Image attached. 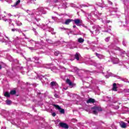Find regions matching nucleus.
<instances>
[{
	"mask_svg": "<svg viewBox=\"0 0 129 129\" xmlns=\"http://www.w3.org/2000/svg\"><path fill=\"white\" fill-rule=\"evenodd\" d=\"M33 2H35V1H36V0H32Z\"/></svg>",
	"mask_w": 129,
	"mask_h": 129,
	"instance_id": "58",
	"label": "nucleus"
},
{
	"mask_svg": "<svg viewBox=\"0 0 129 129\" xmlns=\"http://www.w3.org/2000/svg\"><path fill=\"white\" fill-rule=\"evenodd\" d=\"M16 90H12L10 92V94H12V95L16 94Z\"/></svg>",
	"mask_w": 129,
	"mask_h": 129,
	"instance_id": "29",
	"label": "nucleus"
},
{
	"mask_svg": "<svg viewBox=\"0 0 129 129\" xmlns=\"http://www.w3.org/2000/svg\"><path fill=\"white\" fill-rule=\"evenodd\" d=\"M59 125L61 127H64V128H69V126H68V125L65 123L61 122L59 123Z\"/></svg>",
	"mask_w": 129,
	"mask_h": 129,
	"instance_id": "10",
	"label": "nucleus"
},
{
	"mask_svg": "<svg viewBox=\"0 0 129 129\" xmlns=\"http://www.w3.org/2000/svg\"><path fill=\"white\" fill-rule=\"evenodd\" d=\"M63 89H64L65 90H66L67 89V88L65 89V88H63Z\"/></svg>",
	"mask_w": 129,
	"mask_h": 129,
	"instance_id": "56",
	"label": "nucleus"
},
{
	"mask_svg": "<svg viewBox=\"0 0 129 129\" xmlns=\"http://www.w3.org/2000/svg\"><path fill=\"white\" fill-rule=\"evenodd\" d=\"M52 19H54V17H52Z\"/></svg>",
	"mask_w": 129,
	"mask_h": 129,
	"instance_id": "59",
	"label": "nucleus"
},
{
	"mask_svg": "<svg viewBox=\"0 0 129 129\" xmlns=\"http://www.w3.org/2000/svg\"><path fill=\"white\" fill-rule=\"evenodd\" d=\"M116 61H117L116 62H114L115 64H116L117 63H118V58H116L115 59Z\"/></svg>",
	"mask_w": 129,
	"mask_h": 129,
	"instance_id": "42",
	"label": "nucleus"
},
{
	"mask_svg": "<svg viewBox=\"0 0 129 129\" xmlns=\"http://www.w3.org/2000/svg\"><path fill=\"white\" fill-rule=\"evenodd\" d=\"M110 39V37H108L105 39V42H108Z\"/></svg>",
	"mask_w": 129,
	"mask_h": 129,
	"instance_id": "32",
	"label": "nucleus"
},
{
	"mask_svg": "<svg viewBox=\"0 0 129 129\" xmlns=\"http://www.w3.org/2000/svg\"><path fill=\"white\" fill-rule=\"evenodd\" d=\"M6 102L8 105H10V104H12V101L11 100H6Z\"/></svg>",
	"mask_w": 129,
	"mask_h": 129,
	"instance_id": "23",
	"label": "nucleus"
},
{
	"mask_svg": "<svg viewBox=\"0 0 129 129\" xmlns=\"http://www.w3.org/2000/svg\"><path fill=\"white\" fill-rule=\"evenodd\" d=\"M89 80H90L91 81H92V78H89Z\"/></svg>",
	"mask_w": 129,
	"mask_h": 129,
	"instance_id": "48",
	"label": "nucleus"
},
{
	"mask_svg": "<svg viewBox=\"0 0 129 129\" xmlns=\"http://www.w3.org/2000/svg\"><path fill=\"white\" fill-rule=\"evenodd\" d=\"M91 109L92 110L93 113H94V114H97L98 111H101L102 110L100 107L96 106L91 108Z\"/></svg>",
	"mask_w": 129,
	"mask_h": 129,
	"instance_id": "2",
	"label": "nucleus"
},
{
	"mask_svg": "<svg viewBox=\"0 0 129 129\" xmlns=\"http://www.w3.org/2000/svg\"><path fill=\"white\" fill-rule=\"evenodd\" d=\"M94 102H95V100L92 98H90L87 101V103H94Z\"/></svg>",
	"mask_w": 129,
	"mask_h": 129,
	"instance_id": "14",
	"label": "nucleus"
},
{
	"mask_svg": "<svg viewBox=\"0 0 129 129\" xmlns=\"http://www.w3.org/2000/svg\"><path fill=\"white\" fill-rule=\"evenodd\" d=\"M51 87L53 89L56 88H58V84L56 83V82H52L50 83Z\"/></svg>",
	"mask_w": 129,
	"mask_h": 129,
	"instance_id": "6",
	"label": "nucleus"
},
{
	"mask_svg": "<svg viewBox=\"0 0 129 129\" xmlns=\"http://www.w3.org/2000/svg\"><path fill=\"white\" fill-rule=\"evenodd\" d=\"M30 50H34V47H28Z\"/></svg>",
	"mask_w": 129,
	"mask_h": 129,
	"instance_id": "40",
	"label": "nucleus"
},
{
	"mask_svg": "<svg viewBox=\"0 0 129 129\" xmlns=\"http://www.w3.org/2000/svg\"><path fill=\"white\" fill-rule=\"evenodd\" d=\"M12 26H14V24H13V23H12Z\"/></svg>",
	"mask_w": 129,
	"mask_h": 129,
	"instance_id": "57",
	"label": "nucleus"
},
{
	"mask_svg": "<svg viewBox=\"0 0 129 129\" xmlns=\"http://www.w3.org/2000/svg\"><path fill=\"white\" fill-rule=\"evenodd\" d=\"M7 22H8L9 24H11L12 22V20L11 19H7Z\"/></svg>",
	"mask_w": 129,
	"mask_h": 129,
	"instance_id": "35",
	"label": "nucleus"
},
{
	"mask_svg": "<svg viewBox=\"0 0 129 129\" xmlns=\"http://www.w3.org/2000/svg\"><path fill=\"white\" fill-rule=\"evenodd\" d=\"M56 2H58V0H56V1H55V3H56Z\"/></svg>",
	"mask_w": 129,
	"mask_h": 129,
	"instance_id": "61",
	"label": "nucleus"
},
{
	"mask_svg": "<svg viewBox=\"0 0 129 129\" xmlns=\"http://www.w3.org/2000/svg\"><path fill=\"white\" fill-rule=\"evenodd\" d=\"M73 28H76V26L74 25V26H73Z\"/></svg>",
	"mask_w": 129,
	"mask_h": 129,
	"instance_id": "52",
	"label": "nucleus"
},
{
	"mask_svg": "<svg viewBox=\"0 0 129 129\" xmlns=\"http://www.w3.org/2000/svg\"><path fill=\"white\" fill-rule=\"evenodd\" d=\"M60 29H61L62 30H67V29L65 28H60Z\"/></svg>",
	"mask_w": 129,
	"mask_h": 129,
	"instance_id": "46",
	"label": "nucleus"
},
{
	"mask_svg": "<svg viewBox=\"0 0 129 129\" xmlns=\"http://www.w3.org/2000/svg\"><path fill=\"white\" fill-rule=\"evenodd\" d=\"M85 7H92V5L88 4V5H85Z\"/></svg>",
	"mask_w": 129,
	"mask_h": 129,
	"instance_id": "39",
	"label": "nucleus"
},
{
	"mask_svg": "<svg viewBox=\"0 0 129 129\" xmlns=\"http://www.w3.org/2000/svg\"><path fill=\"white\" fill-rule=\"evenodd\" d=\"M96 55L99 59H103L104 58V56L102 55V54H98L97 53H96Z\"/></svg>",
	"mask_w": 129,
	"mask_h": 129,
	"instance_id": "13",
	"label": "nucleus"
},
{
	"mask_svg": "<svg viewBox=\"0 0 129 129\" xmlns=\"http://www.w3.org/2000/svg\"><path fill=\"white\" fill-rule=\"evenodd\" d=\"M110 29H111V27L109 26V30L110 31Z\"/></svg>",
	"mask_w": 129,
	"mask_h": 129,
	"instance_id": "53",
	"label": "nucleus"
},
{
	"mask_svg": "<svg viewBox=\"0 0 129 129\" xmlns=\"http://www.w3.org/2000/svg\"><path fill=\"white\" fill-rule=\"evenodd\" d=\"M5 38H6V39H7L3 38V37H1L0 38V41L2 42V43H5V42H7V41H9V40L10 39L9 38V37H8L7 36H6Z\"/></svg>",
	"mask_w": 129,
	"mask_h": 129,
	"instance_id": "12",
	"label": "nucleus"
},
{
	"mask_svg": "<svg viewBox=\"0 0 129 129\" xmlns=\"http://www.w3.org/2000/svg\"><path fill=\"white\" fill-rule=\"evenodd\" d=\"M93 30H94L96 35H98L99 31H100V27L98 25H95L93 27Z\"/></svg>",
	"mask_w": 129,
	"mask_h": 129,
	"instance_id": "3",
	"label": "nucleus"
},
{
	"mask_svg": "<svg viewBox=\"0 0 129 129\" xmlns=\"http://www.w3.org/2000/svg\"><path fill=\"white\" fill-rule=\"evenodd\" d=\"M46 41L48 42V43H51V41L49 39L46 40Z\"/></svg>",
	"mask_w": 129,
	"mask_h": 129,
	"instance_id": "45",
	"label": "nucleus"
},
{
	"mask_svg": "<svg viewBox=\"0 0 129 129\" xmlns=\"http://www.w3.org/2000/svg\"><path fill=\"white\" fill-rule=\"evenodd\" d=\"M46 14V11L44 10V8L40 7L38 8L36 11L34 10L32 14H31V17L32 18H35L36 21H40V19H37V16H41V15H45Z\"/></svg>",
	"mask_w": 129,
	"mask_h": 129,
	"instance_id": "1",
	"label": "nucleus"
},
{
	"mask_svg": "<svg viewBox=\"0 0 129 129\" xmlns=\"http://www.w3.org/2000/svg\"><path fill=\"white\" fill-rule=\"evenodd\" d=\"M20 3L21 0H18L15 3V4H14L13 5H12V7H17V6H18Z\"/></svg>",
	"mask_w": 129,
	"mask_h": 129,
	"instance_id": "16",
	"label": "nucleus"
},
{
	"mask_svg": "<svg viewBox=\"0 0 129 129\" xmlns=\"http://www.w3.org/2000/svg\"><path fill=\"white\" fill-rule=\"evenodd\" d=\"M94 15H95V16H96L97 17H99V16H100L101 14H100L99 12L95 11L94 13Z\"/></svg>",
	"mask_w": 129,
	"mask_h": 129,
	"instance_id": "19",
	"label": "nucleus"
},
{
	"mask_svg": "<svg viewBox=\"0 0 129 129\" xmlns=\"http://www.w3.org/2000/svg\"><path fill=\"white\" fill-rule=\"evenodd\" d=\"M52 116H56V113H55V112L52 113Z\"/></svg>",
	"mask_w": 129,
	"mask_h": 129,
	"instance_id": "41",
	"label": "nucleus"
},
{
	"mask_svg": "<svg viewBox=\"0 0 129 129\" xmlns=\"http://www.w3.org/2000/svg\"><path fill=\"white\" fill-rule=\"evenodd\" d=\"M34 79H39V80H42V79H45V80H47V79L45 78V76H43L42 75H37V77H35Z\"/></svg>",
	"mask_w": 129,
	"mask_h": 129,
	"instance_id": "7",
	"label": "nucleus"
},
{
	"mask_svg": "<svg viewBox=\"0 0 129 129\" xmlns=\"http://www.w3.org/2000/svg\"><path fill=\"white\" fill-rule=\"evenodd\" d=\"M16 24L17 26H22V24L20 21H16Z\"/></svg>",
	"mask_w": 129,
	"mask_h": 129,
	"instance_id": "25",
	"label": "nucleus"
},
{
	"mask_svg": "<svg viewBox=\"0 0 129 129\" xmlns=\"http://www.w3.org/2000/svg\"><path fill=\"white\" fill-rule=\"evenodd\" d=\"M113 49V50H120V48H119V47H116V46H114Z\"/></svg>",
	"mask_w": 129,
	"mask_h": 129,
	"instance_id": "30",
	"label": "nucleus"
},
{
	"mask_svg": "<svg viewBox=\"0 0 129 129\" xmlns=\"http://www.w3.org/2000/svg\"><path fill=\"white\" fill-rule=\"evenodd\" d=\"M73 20H72V19H68L66 20L64 24H65V25H69V24H70V23H71V22H73Z\"/></svg>",
	"mask_w": 129,
	"mask_h": 129,
	"instance_id": "15",
	"label": "nucleus"
},
{
	"mask_svg": "<svg viewBox=\"0 0 129 129\" xmlns=\"http://www.w3.org/2000/svg\"><path fill=\"white\" fill-rule=\"evenodd\" d=\"M78 42L80 43H82L84 42V39L82 38H79L78 39Z\"/></svg>",
	"mask_w": 129,
	"mask_h": 129,
	"instance_id": "17",
	"label": "nucleus"
},
{
	"mask_svg": "<svg viewBox=\"0 0 129 129\" xmlns=\"http://www.w3.org/2000/svg\"><path fill=\"white\" fill-rule=\"evenodd\" d=\"M59 68H60V69H62V71L63 72H65V71H66V69H65V68L63 67L62 66H59Z\"/></svg>",
	"mask_w": 129,
	"mask_h": 129,
	"instance_id": "28",
	"label": "nucleus"
},
{
	"mask_svg": "<svg viewBox=\"0 0 129 129\" xmlns=\"http://www.w3.org/2000/svg\"><path fill=\"white\" fill-rule=\"evenodd\" d=\"M4 13L6 14V11H4Z\"/></svg>",
	"mask_w": 129,
	"mask_h": 129,
	"instance_id": "62",
	"label": "nucleus"
},
{
	"mask_svg": "<svg viewBox=\"0 0 129 129\" xmlns=\"http://www.w3.org/2000/svg\"><path fill=\"white\" fill-rule=\"evenodd\" d=\"M53 106H54V107H55L56 108H57L59 110H60V109H61V107H60V106H59V105L54 104Z\"/></svg>",
	"mask_w": 129,
	"mask_h": 129,
	"instance_id": "26",
	"label": "nucleus"
},
{
	"mask_svg": "<svg viewBox=\"0 0 129 129\" xmlns=\"http://www.w3.org/2000/svg\"><path fill=\"white\" fill-rule=\"evenodd\" d=\"M29 60L31 61V58H29Z\"/></svg>",
	"mask_w": 129,
	"mask_h": 129,
	"instance_id": "63",
	"label": "nucleus"
},
{
	"mask_svg": "<svg viewBox=\"0 0 129 129\" xmlns=\"http://www.w3.org/2000/svg\"><path fill=\"white\" fill-rule=\"evenodd\" d=\"M0 69H2V66L0 65Z\"/></svg>",
	"mask_w": 129,
	"mask_h": 129,
	"instance_id": "55",
	"label": "nucleus"
},
{
	"mask_svg": "<svg viewBox=\"0 0 129 129\" xmlns=\"http://www.w3.org/2000/svg\"><path fill=\"white\" fill-rule=\"evenodd\" d=\"M59 54H60V52L58 51H56L54 52L55 56H58V55Z\"/></svg>",
	"mask_w": 129,
	"mask_h": 129,
	"instance_id": "31",
	"label": "nucleus"
},
{
	"mask_svg": "<svg viewBox=\"0 0 129 129\" xmlns=\"http://www.w3.org/2000/svg\"><path fill=\"white\" fill-rule=\"evenodd\" d=\"M108 4H109L110 5H112V3L110 1H108Z\"/></svg>",
	"mask_w": 129,
	"mask_h": 129,
	"instance_id": "44",
	"label": "nucleus"
},
{
	"mask_svg": "<svg viewBox=\"0 0 129 129\" xmlns=\"http://www.w3.org/2000/svg\"><path fill=\"white\" fill-rule=\"evenodd\" d=\"M104 32H106L107 33V32H108V30H105V31H104Z\"/></svg>",
	"mask_w": 129,
	"mask_h": 129,
	"instance_id": "50",
	"label": "nucleus"
},
{
	"mask_svg": "<svg viewBox=\"0 0 129 129\" xmlns=\"http://www.w3.org/2000/svg\"><path fill=\"white\" fill-rule=\"evenodd\" d=\"M7 3H9L10 4V3L12 2V0H7Z\"/></svg>",
	"mask_w": 129,
	"mask_h": 129,
	"instance_id": "43",
	"label": "nucleus"
},
{
	"mask_svg": "<svg viewBox=\"0 0 129 129\" xmlns=\"http://www.w3.org/2000/svg\"><path fill=\"white\" fill-rule=\"evenodd\" d=\"M73 21L77 26H81V25H82V20L79 19H76Z\"/></svg>",
	"mask_w": 129,
	"mask_h": 129,
	"instance_id": "5",
	"label": "nucleus"
},
{
	"mask_svg": "<svg viewBox=\"0 0 129 129\" xmlns=\"http://www.w3.org/2000/svg\"><path fill=\"white\" fill-rule=\"evenodd\" d=\"M30 12V11L29 10H26V12L28 13L29 14V12Z\"/></svg>",
	"mask_w": 129,
	"mask_h": 129,
	"instance_id": "49",
	"label": "nucleus"
},
{
	"mask_svg": "<svg viewBox=\"0 0 129 129\" xmlns=\"http://www.w3.org/2000/svg\"><path fill=\"white\" fill-rule=\"evenodd\" d=\"M5 96H6V97H10V93H9V92H5L4 94Z\"/></svg>",
	"mask_w": 129,
	"mask_h": 129,
	"instance_id": "24",
	"label": "nucleus"
},
{
	"mask_svg": "<svg viewBox=\"0 0 129 129\" xmlns=\"http://www.w3.org/2000/svg\"><path fill=\"white\" fill-rule=\"evenodd\" d=\"M96 63H93L91 64V65H94V66H97L98 67V68H99V69H101V68H102V67L100 66V64L95 65Z\"/></svg>",
	"mask_w": 129,
	"mask_h": 129,
	"instance_id": "21",
	"label": "nucleus"
},
{
	"mask_svg": "<svg viewBox=\"0 0 129 129\" xmlns=\"http://www.w3.org/2000/svg\"><path fill=\"white\" fill-rule=\"evenodd\" d=\"M54 97H56V98H59V95H58V94H54Z\"/></svg>",
	"mask_w": 129,
	"mask_h": 129,
	"instance_id": "38",
	"label": "nucleus"
},
{
	"mask_svg": "<svg viewBox=\"0 0 129 129\" xmlns=\"http://www.w3.org/2000/svg\"><path fill=\"white\" fill-rule=\"evenodd\" d=\"M89 19H91V20H92V17L90 15H89V16L88 17V22H89V21H90V20Z\"/></svg>",
	"mask_w": 129,
	"mask_h": 129,
	"instance_id": "37",
	"label": "nucleus"
},
{
	"mask_svg": "<svg viewBox=\"0 0 129 129\" xmlns=\"http://www.w3.org/2000/svg\"><path fill=\"white\" fill-rule=\"evenodd\" d=\"M8 15L9 17H12V14H11L10 13L8 14Z\"/></svg>",
	"mask_w": 129,
	"mask_h": 129,
	"instance_id": "47",
	"label": "nucleus"
},
{
	"mask_svg": "<svg viewBox=\"0 0 129 129\" xmlns=\"http://www.w3.org/2000/svg\"><path fill=\"white\" fill-rule=\"evenodd\" d=\"M119 124L122 128H125L126 127V123L123 121H120Z\"/></svg>",
	"mask_w": 129,
	"mask_h": 129,
	"instance_id": "8",
	"label": "nucleus"
},
{
	"mask_svg": "<svg viewBox=\"0 0 129 129\" xmlns=\"http://www.w3.org/2000/svg\"><path fill=\"white\" fill-rule=\"evenodd\" d=\"M123 45H124V46H125V45L124 44V42H123Z\"/></svg>",
	"mask_w": 129,
	"mask_h": 129,
	"instance_id": "54",
	"label": "nucleus"
},
{
	"mask_svg": "<svg viewBox=\"0 0 129 129\" xmlns=\"http://www.w3.org/2000/svg\"><path fill=\"white\" fill-rule=\"evenodd\" d=\"M2 18V20H3V21H5V22H7V19L6 18V15H0V18Z\"/></svg>",
	"mask_w": 129,
	"mask_h": 129,
	"instance_id": "18",
	"label": "nucleus"
},
{
	"mask_svg": "<svg viewBox=\"0 0 129 129\" xmlns=\"http://www.w3.org/2000/svg\"><path fill=\"white\" fill-rule=\"evenodd\" d=\"M12 32H15V31H16V32H19V33H20L21 30L19 29H12Z\"/></svg>",
	"mask_w": 129,
	"mask_h": 129,
	"instance_id": "22",
	"label": "nucleus"
},
{
	"mask_svg": "<svg viewBox=\"0 0 129 129\" xmlns=\"http://www.w3.org/2000/svg\"><path fill=\"white\" fill-rule=\"evenodd\" d=\"M31 61L34 62V63H35V64H37V65L41 64V61H39V57L36 56H35L33 58H32Z\"/></svg>",
	"mask_w": 129,
	"mask_h": 129,
	"instance_id": "4",
	"label": "nucleus"
},
{
	"mask_svg": "<svg viewBox=\"0 0 129 129\" xmlns=\"http://www.w3.org/2000/svg\"><path fill=\"white\" fill-rule=\"evenodd\" d=\"M75 58L77 59V60L78 61L79 60V54L78 53H76L75 54Z\"/></svg>",
	"mask_w": 129,
	"mask_h": 129,
	"instance_id": "27",
	"label": "nucleus"
},
{
	"mask_svg": "<svg viewBox=\"0 0 129 129\" xmlns=\"http://www.w3.org/2000/svg\"><path fill=\"white\" fill-rule=\"evenodd\" d=\"M59 112H60V113H65V110L62 109L60 110H59Z\"/></svg>",
	"mask_w": 129,
	"mask_h": 129,
	"instance_id": "33",
	"label": "nucleus"
},
{
	"mask_svg": "<svg viewBox=\"0 0 129 129\" xmlns=\"http://www.w3.org/2000/svg\"><path fill=\"white\" fill-rule=\"evenodd\" d=\"M109 76H112V74L110 73V74H109V75H106L105 76V77H106V78H108V77H109Z\"/></svg>",
	"mask_w": 129,
	"mask_h": 129,
	"instance_id": "36",
	"label": "nucleus"
},
{
	"mask_svg": "<svg viewBox=\"0 0 129 129\" xmlns=\"http://www.w3.org/2000/svg\"><path fill=\"white\" fill-rule=\"evenodd\" d=\"M90 32L91 33V34H93V31H90Z\"/></svg>",
	"mask_w": 129,
	"mask_h": 129,
	"instance_id": "51",
	"label": "nucleus"
},
{
	"mask_svg": "<svg viewBox=\"0 0 129 129\" xmlns=\"http://www.w3.org/2000/svg\"><path fill=\"white\" fill-rule=\"evenodd\" d=\"M31 44H32V46H35V47H36V46H37V45H36V41H34V40H30V41Z\"/></svg>",
	"mask_w": 129,
	"mask_h": 129,
	"instance_id": "20",
	"label": "nucleus"
},
{
	"mask_svg": "<svg viewBox=\"0 0 129 129\" xmlns=\"http://www.w3.org/2000/svg\"><path fill=\"white\" fill-rule=\"evenodd\" d=\"M66 82L69 84V86H70L72 88L75 86V84L72 83V82H71V81H70V80L68 79H67Z\"/></svg>",
	"mask_w": 129,
	"mask_h": 129,
	"instance_id": "9",
	"label": "nucleus"
},
{
	"mask_svg": "<svg viewBox=\"0 0 129 129\" xmlns=\"http://www.w3.org/2000/svg\"><path fill=\"white\" fill-rule=\"evenodd\" d=\"M117 78H120V77H117Z\"/></svg>",
	"mask_w": 129,
	"mask_h": 129,
	"instance_id": "60",
	"label": "nucleus"
},
{
	"mask_svg": "<svg viewBox=\"0 0 129 129\" xmlns=\"http://www.w3.org/2000/svg\"><path fill=\"white\" fill-rule=\"evenodd\" d=\"M117 85L116 83H113L112 88V91H117Z\"/></svg>",
	"mask_w": 129,
	"mask_h": 129,
	"instance_id": "11",
	"label": "nucleus"
},
{
	"mask_svg": "<svg viewBox=\"0 0 129 129\" xmlns=\"http://www.w3.org/2000/svg\"><path fill=\"white\" fill-rule=\"evenodd\" d=\"M85 28H87V27H86V26H85Z\"/></svg>",
	"mask_w": 129,
	"mask_h": 129,
	"instance_id": "64",
	"label": "nucleus"
},
{
	"mask_svg": "<svg viewBox=\"0 0 129 129\" xmlns=\"http://www.w3.org/2000/svg\"><path fill=\"white\" fill-rule=\"evenodd\" d=\"M32 30L34 32L35 35H38V32L36 31V29L33 28Z\"/></svg>",
	"mask_w": 129,
	"mask_h": 129,
	"instance_id": "34",
	"label": "nucleus"
}]
</instances>
